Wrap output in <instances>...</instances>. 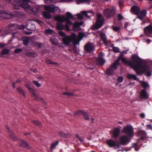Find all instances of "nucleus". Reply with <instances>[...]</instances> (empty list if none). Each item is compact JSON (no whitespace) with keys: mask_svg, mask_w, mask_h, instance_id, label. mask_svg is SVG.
Instances as JSON below:
<instances>
[{"mask_svg":"<svg viewBox=\"0 0 152 152\" xmlns=\"http://www.w3.org/2000/svg\"><path fill=\"white\" fill-rule=\"evenodd\" d=\"M104 21V18L101 14L99 13L97 15L96 22L94 25V28L98 29L102 26Z\"/></svg>","mask_w":152,"mask_h":152,"instance_id":"423d86ee","label":"nucleus"},{"mask_svg":"<svg viewBox=\"0 0 152 152\" xmlns=\"http://www.w3.org/2000/svg\"><path fill=\"white\" fill-rule=\"evenodd\" d=\"M76 38L75 39H73L72 40L73 42V43L75 45L77 44L79 42V41L78 40H76Z\"/></svg>","mask_w":152,"mask_h":152,"instance_id":"69168bd1","label":"nucleus"},{"mask_svg":"<svg viewBox=\"0 0 152 152\" xmlns=\"http://www.w3.org/2000/svg\"><path fill=\"white\" fill-rule=\"evenodd\" d=\"M1 51L3 55H5L9 54L10 50L8 49L5 48L2 49Z\"/></svg>","mask_w":152,"mask_h":152,"instance_id":"ea45409f","label":"nucleus"},{"mask_svg":"<svg viewBox=\"0 0 152 152\" xmlns=\"http://www.w3.org/2000/svg\"><path fill=\"white\" fill-rule=\"evenodd\" d=\"M118 19L119 20H121L123 19V17L121 14H118L117 16Z\"/></svg>","mask_w":152,"mask_h":152,"instance_id":"4d7b16f0","label":"nucleus"},{"mask_svg":"<svg viewBox=\"0 0 152 152\" xmlns=\"http://www.w3.org/2000/svg\"><path fill=\"white\" fill-rule=\"evenodd\" d=\"M137 134L140 136L141 140H143L146 138L147 133L146 132L143 130H140L137 132Z\"/></svg>","mask_w":152,"mask_h":152,"instance_id":"6ab92c4d","label":"nucleus"},{"mask_svg":"<svg viewBox=\"0 0 152 152\" xmlns=\"http://www.w3.org/2000/svg\"><path fill=\"white\" fill-rule=\"evenodd\" d=\"M106 143L110 147L115 148H119V145L118 141L116 142L113 139H110L107 140Z\"/></svg>","mask_w":152,"mask_h":152,"instance_id":"f8f14e48","label":"nucleus"},{"mask_svg":"<svg viewBox=\"0 0 152 152\" xmlns=\"http://www.w3.org/2000/svg\"><path fill=\"white\" fill-rule=\"evenodd\" d=\"M19 29H23L25 28V26L22 24L18 26Z\"/></svg>","mask_w":152,"mask_h":152,"instance_id":"0e129e2a","label":"nucleus"},{"mask_svg":"<svg viewBox=\"0 0 152 152\" xmlns=\"http://www.w3.org/2000/svg\"><path fill=\"white\" fill-rule=\"evenodd\" d=\"M27 55L28 56L32 57H35L36 56L37 54L34 52H31L27 53Z\"/></svg>","mask_w":152,"mask_h":152,"instance_id":"79ce46f5","label":"nucleus"},{"mask_svg":"<svg viewBox=\"0 0 152 152\" xmlns=\"http://www.w3.org/2000/svg\"><path fill=\"white\" fill-rule=\"evenodd\" d=\"M82 115L83 117L86 120H88L89 119L88 113L87 112H85L83 111Z\"/></svg>","mask_w":152,"mask_h":152,"instance_id":"c9c22d12","label":"nucleus"},{"mask_svg":"<svg viewBox=\"0 0 152 152\" xmlns=\"http://www.w3.org/2000/svg\"><path fill=\"white\" fill-rule=\"evenodd\" d=\"M124 80L123 77L122 76H119L118 77L117 80L118 82L121 83Z\"/></svg>","mask_w":152,"mask_h":152,"instance_id":"864d4df0","label":"nucleus"},{"mask_svg":"<svg viewBox=\"0 0 152 152\" xmlns=\"http://www.w3.org/2000/svg\"><path fill=\"white\" fill-rule=\"evenodd\" d=\"M69 26L71 25L69 24ZM72 25H73V29L74 31H77L80 30V26L82 25L81 23L78 22V21H75L74 23Z\"/></svg>","mask_w":152,"mask_h":152,"instance_id":"a211bd4d","label":"nucleus"},{"mask_svg":"<svg viewBox=\"0 0 152 152\" xmlns=\"http://www.w3.org/2000/svg\"><path fill=\"white\" fill-rule=\"evenodd\" d=\"M57 29L60 30H63L65 29V25H64L62 23H57L56 25Z\"/></svg>","mask_w":152,"mask_h":152,"instance_id":"c85d7f7f","label":"nucleus"},{"mask_svg":"<svg viewBox=\"0 0 152 152\" xmlns=\"http://www.w3.org/2000/svg\"><path fill=\"white\" fill-rule=\"evenodd\" d=\"M127 77L129 79H133L134 80H137L136 76L134 75L129 74L127 75Z\"/></svg>","mask_w":152,"mask_h":152,"instance_id":"72a5a7b5","label":"nucleus"},{"mask_svg":"<svg viewBox=\"0 0 152 152\" xmlns=\"http://www.w3.org/2000/svg\"><path fill=\"white\" fill-rule=\"evenodd\" d=\"M140 8L137 6H134L132 7L131 9V10L134 12L135 14L137 16L140 13Z\"/></svg>","mask_w":152,"mask_h":152,"instance_id":"a878e982","label":"nucleus"},{"mask_svg":"<svg viewBox=\"0 0 152 152\" xmlns=\"http://www.w3.org/2000/svg\"><path fill=\"white\" fill-rule=\"evenodd\" d=\"M16 25L15 23H10L8 24L6 29L4 31L5 33L9 34L12 32L13 30L16 28Z\"/></svg>","mask_w":152,"mask_h":152,"instance_id":"ddd939ff","label":"nucleus"},{"mask_svg":"<svg viewBox=\"0 0 152 152\" xmlns=\"http://www.w3.org/2000/svg\"><path fill=\"white\" fill-rule=\"evenodd\" d=\"M75 136L79 140L80 142L82 143L83 144H84L83 142H84V140L80 137L78 134H76Z\"/></svg>","mask_w":152,"mask_h":152,"instance_id":"c03bdc74","label":"nucleus"},{"mask_svg":"<svg viewBox=\"0 0 152 152\" xmlns=\"http://www.w3.org/2000/svg\"><path fill=\"white\" fill-rule=\"evenodd\" d=\"M124 55L123 53H122L117 60H118L120 61L121 60L123 63L125 65H128L131 67L133 68L138 61H140V58L138 56L135 54L131 55L132 61L127 60L124 57Z\"/></svg>","mask_w":152,"mask_h":152,"instance_id":"20e7f679","label":"nucleus"},{"mask_svg":"<svg viewBox=\"0 0 152 152\" xmlns=\"http://www.w3.org/2000/svg\"><path fill=\"white\" fill-rule=\"evenodd\" d=\"M76 3L77 4L86 3L89 4L90 2V0H76Z\"/></svg>","mask_w":152,"mask_h":152,"instance_id":"cd10ccee","label":"nucleus"},{"mask_svg":"<svg viewBox=\"0 0 152 152\" xmlns=\"http://www.w3.org/2000/svg\"><path fill=\"white\" fill-rule=\"evenodd\" d=\"M120 28L119 27H113V29L114 31H118L120 30Z\"/></svg>","mask_w":152,"mask_h":152,"instance_id":"052dcab7","label":"nucleus"},{"mask_svg":"<svg viewBox=\"0 0 152 152\" xmlns=\"http://www.w3.org/2000/svg\"><path fill=\"white\" fill-rule=\"evenodd\" d=\"M50 42L52 45H58V42L57 40L55 39L51 38L50 39Z\"/></svg>","mask_w":152,"mask_h":152,"instance_id":"4c0bfd02","label":"nucleus"},{"mask_svg":"<svg viewBox=\"0 0 152 152\" xmlns=\"http://www.w3.org/2000/svg\"><path fill=\"white\" fill-rule=\"evenodd\" d=\"M5 127L6 129H8V131L9 133L11 139L13 140L16 141L18 139V138L16 137L14 134L12 132L10 129L8 127V125H6L5 126Z\"/></svg>","mask_w":152,"mask_h":152,"instance_id":"b1692460","label":"nucleus"},{"mask_svg":"<svg viewBox=\"0 0 152 152\" xmlns=\"http://www.w3.org/2000/svg\"><path fill=\"white\" fill-rule=\"evenodd\" d=\"M72 0H60V2H70Z\"/></svg>","mask_w":152,"mask_h":152,"instance_id":"338daca9","label":"nucleus"},{"mask_svg":"<svg viewBox=\"0 0 152 152\" xmlns=\"http://www.w3.org/2000/svg\"><path fill=\"white\" fill-rule=\"evenodd\" d=\"M147 12L145 10H142L140 12V13L137 16V18L139 19L140 20H142L143 18L146 16Z\"/></svg>","mask_w":152,"mask_h":152,"instance_id":"aec40b11","label":"nucleus"},{"mask_svg":"<svg viewBox=\"0 0 152 152\" xmlns=\"http://www.w3.org/2000/svg\"><path fill=\"white\" fill-rule=\"evenodd\" d=\"M147 130H152V126L151 124H147L146 125Z\"/></svg>","mask_w":152,"mask_h":152,"instance_id":"6e6d98bb","label":"nucleus"},{"mask_svg":"<svg viewBox=\"0 0 152 152\" xmlns=\"http://www.w3.org/2000/svg\"><path fill=\"white\" fill-rule=\"evenodd\" d=\"M63 94L67 95L69 96H72L73 95V94L72 93H69L67 92H64L63 93Z\"/></svg>","mask_w":152,"mask_h":152,"instance_id":"680f3d73","label":"nucleus"},{"mask_svg":"<svg viewBox=\"0 0 152 152\" xmlns=\"http://www.w3.org/2000/svg\"><path fill=\"white\" fill-rule=\"evenodd\" d=\"M76 38V35L75 33H73L71 36H66L62 39V41L64 44L66 45H68L72 41L73 39Z\"/></svg>","mask_w":152,"mask_h":152,"instance_id":"1a4fd4ad","label":"nucleus"},{"mask_svg":"<svg viewBox=\"0 0 152 152\" xmlns=\"http://www.w3.org/2000/svg\"><path fill=\"white\" fill-rule=\"evenodd\" d=\"M20 144L22 147L26 148L28 149H30L28 144L26 141L23 140H21L20 142Z\"/></svg>","mask_w":152,"mask_h":152,"instance_id":"2f4dec72","label":"nucleus"},{"mask_svg":"<svg viewBox=\"0 0 152 152\" xmlns=\"http://www.w3.org/2000/svg\"><path fill=\"white\" fill-rule=\"evenodd\" d=\"M46 62L47 64H57V63L55 62H53L52 61V60L49 59H47Z\"/></svg>","mask_w":152,"mask_h":152,"instance_id":"a18cd8bd","label":"nucleus"},{"mask_svg":"<svg viewBox=\"0 0 152 152\" xmlns=\"http://www.w3.org/2000/svg\"><path fill=\"white\" fill-rule=\"evenodd\" d=\"M45 9L50 13H54L58 11L59 10H60V8L58 7L53 5L46 6L45 7Z\"/></svg>","mask_w":152,"mask_h":152,"instance_id":"9d476101","label":"nucleus"},{"mask_svg":"<svg viewBox=\"0 0 152 152\" xmlns=\"http://www.w3.org/2000/svg\"><path fill=\"white\" fill-rule=\"evenodd\" d=\"M24 16V13L18 11H15L12 12L7 11L0 10V17L7 19H11L13 17L22 18Z\"/></svg>","mask_w":152,"mask_h":152,"instance_id":"7ed1b4c3","label":"nucleus"},{"mask_svg":"<svg viewBox=\"0 0 152 152\" xmlns=\"http://www.w3.org/2000/svg\"><path fill=\"white\" fill-rule=\"evenodd\" d=\"M116 12L115 8L106 9L104 10L103 13L104 16L107 18L109 19L113 17Z\"/></svg>","mask_w":152,"mask_h":152,"instance_id":"0eeeda50","label":"nucleus"},{"mask_svg":"<svg viewBox=\"0 0 152 152\" xmlns=\"http://www.w3.org/2000/svg\"><path fill=\"white\" fill-rule=\"evenodd\" d=\"M33 83L35 84L37 87H39L41 86V84L38 83V82L36 80H33Z\"/></svg>","mask_w":152,"mask_h":152,"instance_id":"49530a36","label":"nucleus"},{"mask_svg":"<svg viewBox=\"0 0 152 152\" xmlns=\"http://www.w3.org/2000/svg\"><path fill=\"white\" fill-rule=\"evenodd\" d=\"M141 97L143 99H147L148 95L147 94V91L145 90H142L141 93Z\"/></svg>","mask_w":152,"mask_h":152,"instance_id":"7c9ffc66","label":"nucleus"},{"mask_svg":"<svg viewBox=\"0 0 152 152\" xmlns=\"http://www.w3.org/2000/svg\"><path fill=\"white\" fill-rule=\"evenodd\" d=\"M32 122L34 125L39 126H41V123L39 121H33Z\"/></svg>","mask_w":152,"mask_h":152,"instance_id":"37998d69","label":"nucleus"},{"mask_svg":"<svg viewBox=\"0 0 152 152\" xmlns=\"http://www.w3.org/2000/svg\"><path fill=\"white\" fill-rule=\"evenodd\" d=\"M134 131L133 127L131 125H128L123 128L122 132L126 134L129 137H132L134 135Z\"/></svg>","mask_w":152,"mask_h":152,"instance_id":"6e6552de","label":"nucleus"},{"mask_svg":"<svg viewBox=\"0 0 152 152\" xmlns=\"http://www.w3.org/2000/svg\"><path fill=\"white\" fill-rule=\"evenodd\" d=\"M59 34L61 36L64 37L67 36L64 32L62 31H59Z\"/></svg>","mask_w":152,"mask_h":152,"instance_id":"603ef678","label":"nucleus"},{"mask_svg":"<svg viewBox=\"0 0 152 152\" xmlns=\"http://www.w3.org/2000/svg\"><path fill=\"white\" fill-rule=\"evenodd\" d=\"M30 38L26 37H22L21 39L23 41V44L26 46L28 45L29 42L30 41L32 42V41L30 39Z\"/></svg>","mask_w":152,"mask_h":152,"instance_id":"4be33fe9","label":"nucleus"},{"mask_svg":"<svg viewBox=\"0 0 152 152\" xmlns=\"http://www.w3.org/2000/svg\"><path fill=\"white\" fill-rule=\"evenodd\" d=\"M77 18L79 19L82 20L83 19V16L82 15L78 14H77Z\"/></svg>","mask_w":152,"mask_h":152,"instance_id":"bf43d9fd","label":"nucleus"},{"mask_svg":"<svg viewBox=\"0 0 152 152\" xmlns=\"http://www.w3.org/2000/svg\"><path fill=\"white\" fill-rule=\"evenodd\" d=\"M81 13L83 14L85 16L87 17L88 18H90V16L88 15V14L87 12L86 11H83L81 12Z\"/></svg>","mask_w":152,"mask_h":152,"instance_id":"3c124183","label":"nucleus"},{"mask_svg":"<svg viewBox=\"0 0 152 152\" xmlns=\"http://www.w3.org/2000/svg\"><path fill=\"white\" fill-rule=\"evenodd\" d=\"M130 138L128 137L123 135L120 138V142L118 141L119 145V148L121 145H125L128 144L129 142Z\"/></svg>","mask_w":152,"mask_h":152,"instance_id":"9b49d317","label":"nucleus"},{"mask_svg":"<svg viewBox=\"0 0 152 152\" xmlns=\"http://www.w3.org/2000/svg\"><path fill=\"white\" fill-rule=\"evenodd\" d=\"M22 51V50L21 48H17L14 50V52L15 53H18Z\"/></svg>","mask_w":152,"mask_h":152,"instance_id":"8fccbe9b","label":"nucleus"},{"mask_svg":"<svg viewBox=\"0 0 152 152\" xmlns=\"http://www.w3.org/2000/svg\"><path fill=\"white\" fill-rule=\"evenodd\" d=\"M54 1L55 0H45V1L46 4H49Z\"/></svg>","mask_w":152,"mask_h":152,"instance_id":"e2e57ef3","label":"nucleus"},{"mask_svg":"<svg viewBox=\"0 0 152 152\" xmlns=\"http://www.w3.org/2000/svg\"><path fill=\"white\" fill-rule=\"evenodd\" d=\"M16 1L18 2L19 3L21 2V3L20 4L21 7L25 10H29L32 14H35L40 10L39 7H32L28 5V3L29 2L30 0H16Z\"/></svg>","mask_w":152,"mask_h":152,"instance_id":"39448f33","label":"nucleus"},{"mask_svg":"<svg viewBox=\"0 0 152 152\" xmlns=\"http://www.w3.org/2000/svg\"><path fill=\"white\" fill-rule=\"evenodd\" d=\"M32 42L33 43V45L34 46H37L39 42H33V41H32Z\"/></svg>","mask_w":152,"mask_h":152,"instance_id":"774afa93","label":"nucleus"},{"mask_svg":"<svg viewBox=\"0 0 152 152\" xmlns=\"http://www.w3.org/2000/svg\"><path fill=\"white\" fill-rule=\"evenodd\" d=\"M114 69H113L112 68H111L110 67V68L107 69L106 74L108 75H113L114 72Z\"/></svg>","mask_w":152,"mask_h":152,"instance_id":"c756f323","label":"nucleus"},{"mask_svg":"<svg viewBox=\"0 0 152 152\" xmlns=\"http://www.w3.org/2000/svg\"><path fill=\"white\" fill-rule=\"evenodd\" d=\"M45 32L47 34H50L53 32V31L50 29H48L45 30Z\"/></svg>","mask_w":152,"mask_h":152,"instance_id":"13d9d810","label":"nucleus"},{"mask_svg":"<svg viewBox=\"0 0 152 152\" xmlns=\"http://www.w3.org/2000/svg\"><path fill=\"white\" fill-rule=\"evenodd\" d=\"M140 61H137V63L133 68V69L137 75H140L143 73H145L147 77H150L152 75L150 67L146 65H142L143 61L140 58Z\"/></svg>","mask_w":152,"mask_h":152,"instance_id":"f257e3e1","label":"nucleus"},{"mask_svg":"<svg viewBox=\"0 0 152 152\" xmlns=\"http://www.w3.org/2000/svg\"><path fill=\"white\" fill-rule=\"evenodd\" d=\"M141 84L142 86L145 88H146L148 86V84L145 82H142Z\"/></svg>","mask_w":152,"mask_h":152,"instance_id":"de8ad7c7","label":"nucleus"},{"mask_svg":"<svg viewBox=\"0 0 152 152\" xmlns=\"http://www.w3.org/2000/svg\"><path fill=\"white\" fill-rule=\"evenodd\" d=\"M25 86L28 89L29 92L32 93V96L34 97L36 100H38L37 96L35 93V90L31 88L28 84H26Z\"/></svg>","mask_w":152,"mask_h":152,"instance_id":"4468645a","label":"nucleus"},{"mask_svg":"<svg viewBox=\"0 0 152 152\" xmlns=\"http://www.w3.org/2000/svg\"><path fill=\"white\" fill-rule=\"evenodd\" d=\"M113 51L115 53H118L120 52L119 49L118 47H113Z\"/></svg>","mask_w":152,"mask_h":152,"instance_id":"09e8293b","label":"nucleus"},{"mask_svg":"<svg viewBox=\"0 0 152 152\" xmlns=\"http://www.w3.org/2000/svg\"><path fill=\"white\" fill-rule=\"evenodd\" d=\"M17 90L20 94H22L24 97L25 96L24 92L20 87H18L17 88Z\"/></svg>","mask_w":152,"mask_h":152,"instance_id":"e433bc0d","label":"nucleus"},{"mask_svg":"<svg viewBox=\"0 0 152 152\" xmlns=\"http://www.w3.org/2000/svg\"><path fill=\"white\" fill-rule=\"evenodd\" d=\"M43 15L44 16L46 19H50L51 18V16L50 14L46 12H43Z\"/></svg>","mask_w":152,"mask_h":152,"instance_id":"f704fd0d","label":"nucleus"},{"mask_svg":"<svg viewBox=\"0 0 152 152\" xmlns=\"http://www.w3.org/2000/svg\"><path fill=\"white\" fill-rule=\"evenodd\" d=\"M58 134L61 137L64 138H67L69 136V134L64 133L62 131H60L59 132Z\"/></svg>","mask_w":152,"mask_h":152,"instance_id":"473e14b6","label":"nucleus"},{"mask_svg":"<svg viewBox=\"0 0 152 152\" xmlns=\"http://www.w3.org/2000/svg\"><path fill=\"white\" fill-rule=\"evenodd\" d=\"M27 29L29 31H33L36 29L35 24L32 22H28L26 25Z\"/></svg>","mask_w":152,"mask_h":152,"instance_id":"dca6fc26","label":"nucleus"},{"mask_svg":"<svg viewBox=\"0 0 152 152\" xmlns=\"http://www.w3.org/2000/svg\"><path fill=\"white\" fill-rule=\"evenodd\" d=\"M58 141H57L53 143L50 146V149L51 150H53L55 148L56 146L58 145Z\"/></svg>","mask_w":152,"mask_h":152,"instance_id":"58836bf2","label":"nucleus"},{"mask_svg":"<svg viewBox=\"0 0 152 152\" xmlns=\"http://www.w3.org/2000/svg\"><path fill=\"white\" fill-rule=\"evenodd\" d=\"M105 62L104 59L102 57H99L96 59V63L97 65L102 66Z\"/></svg>","mask_w":152,"mask_h":152,"instance_id":"5701e85b","label":"nucleus"},{"mask_svg":"<svg viewBox=\"0 0 152 152\" xmlns=\"http://www.w3.org/2000/svg\"><path fill=\"white\" fill-rule=\"evenodd\" d=\"M120 65L119 61L118 60H117L115 61L110 66L111 68H112L115 70H116L118 68V66Z\"/></svg>","mask_w":152,"mask_h":152,"instance_id":"bb28decb","label":"nucleus"},{"mask_svg":"<svg viewBox=\"0 0 152 152\" xmlns=\"http://www.w3.org/2000/svg\"><path fill=\"white\" fill-rule=\"evenodd\" d=\"M85 50L87 53H91L94 50V46L91 44L88 43L84 46Z\"/></svg>","mask_w":152,"mask_h":152,"instance_id":"f3484780","label":"nucleus"},{"mask_svg":"<svg viewBox=\"0 0 152 152\" xmlns=\"http://www.w3.org/2000/svg\"><path fill=\"white\" fill-rule=\"evenodd\" d=\"M120 130L119 128H115L112 134L113 137L114 138H117L120 135Z\"/></svg>","mask_w":152,"mask_h":152,"instance_id":"412c9836","label":"nucleus"},{"mask_svg":"<svg viewBox=\"0 0 152 152\" xmlns=\"http://www.w3.org/2000/svg\"><path fill=\"white\" fill-rule=\"evenodd\" d=\"M83 112V111L81 110H79L78 111H76L74 113L73 116L75 117L78 115H82Z\"/></svg>","mask_w":152,"mask_h":152,"instance_id":"a19ab883","label":"nucleus"},{"mask_svg":"<svg viewBox=\"0 0 152 152\" xmlns=\"http://www.w3.org/2000/svg\"><path fill=\"white\" fill-rule=\"evenodd\" d=\"M35 21L36 22L38 23L41 26H42L43 24V22L41 20H38L37 19L36 20H35Z\"/></svg>","mask_w":152,"mask_h":152,"instance_id":"5fc2aeb1","label":"nucleus"},{"mask_svg":"<svg viewBox=\"0 0 152 152\" xmlns=\"http://www.w3.org/2000/svg\"><path fill=\"white\" fill-rule=\"evenodd\" d=\"M144 32L146 35L149 37V35L152 33V25L150 24L144 29Z\"/></svg>","mask_w":152,"mask_h":152,"instance_id":"2eb2a0df","label":"nucleus"},{"mask_svg":"<svg viewBox=\"0 0 152 152\" xmlns=\"http://www.w3.org/2000/svg\"><path fill=\"white\" fill-rule=\"evenodd\" d=\"M66 16H61L57 15L55 16L54 19L55 20L63 23L64 22H66L65 24V29L67 31L70 30L69 25V24L72 25L73 23L71 21L70 19H74V18L72 14L69 12H67L66 14Z\"/></svg>","mask_w":152,"mask_h":152,"instance_id":"f03ea898","label":"nucleus"},{"mask_svg":"<svg viewBox=\"0 0 152 152\" xmlns=\"http://www.w3.org/2000/svg\"><path fill=\"white\" fill-rule=\"evenodd\" d=\"M101 39L103 41V43L106 46L108 45V42L107 41V39L105 34L104 33H102L100 35Z\"/></svg>","mask_w":152,"mask_h":152,"instance_id":"393cba45","label":"nucleus"}]
</instances>
